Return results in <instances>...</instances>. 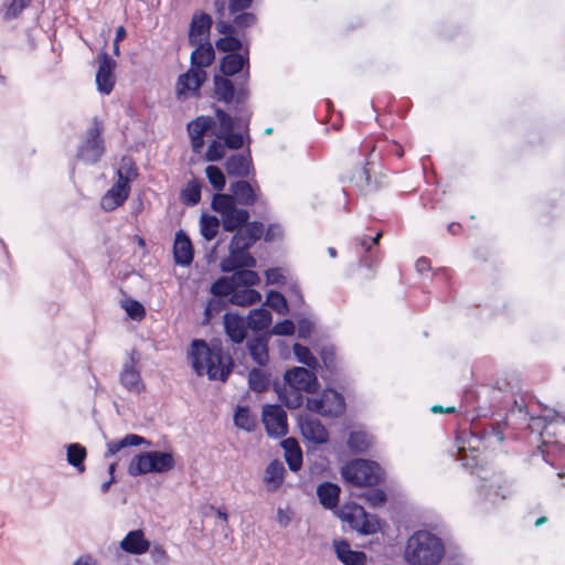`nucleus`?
<instances>
[{
    "instance_id": "f257e3e1",
    "label": "nucleus",
    "mask_w": 565,
    "mask_h": 565,
    "mask_svg": "<svg viewBox=\"0 0 565 565\" xmlns=\"http://www.w3.org/2000/svg\"><path fill=\"white\" fill-rule=\"evenodd\" d=\"M190 360L198 375L206 374L210 380L226 381L232 371V359H224L220 342L211 345L204 340H194L191 344Z\"/></svg>"
},
{
    "instance_id": "f03ea898",
    "label": "nucleus",
    "mask_w": 565,
    "mask_h": 565,
    "mask_svg": "<svg viewBox=\"0 0 565 565\" xmlns=\"http://www.w3.org/2000/svg\"><path fill=\"white\" fill-rule=\"evenodd\" d=\"M284 381V385H276L275 390L279 401L291 409L302 405L305 393H315L319 387L317 375L301 366L286 371Z\"/></svg>"
},
{
    "instance_id": "7ed1b4c3",
    "label": "nucleus",
    "mask_w": 565,
    "mask_h": 565,
    "mask_svg": "<svg viewBox=\"0 0 565 565\" xmlns=\"http://www.w3.org/2000/svg\"><path fill=\"white\" fill-rule=\"evenodd\" d=\"M444 555V543L428 531H417L406 542L404 556L409 565H438Z\"/></svg>"
},
{
    "instance_id": "20e7f679",
    "label": "nucleus",
    "mask_w": 565,
    "mask_h": 565,
    "mask_svg": "<svg viewBox=\"0 0 565 565\" xmlns=\"http://www.w3.org/2000/svg\"><path fill=\"white\" fill-rule=\"evenodd\" d=\"M175 466L174 457L166 451H147L136 455L129 466L128 473L132 477L151 472L163 473L172 470Z\"/></svg>"
},
{
    "instance_id": "39448f33",
    "label": "nucleus",
    "mask_w": 565,
    "mask_h": 565,
    "mask_svg": "<svg viewBox=\"0 0 565 565\" xmlns=\"http://www.w3.org/2000/svg\"><path fill=\"white\" fill-rule=\"evenodd\" d=\"M343 479L356 487H372L383 479L382 468L374 461L355 459L341 470Z\"/></svg>"
},
{
    "instance_id": "423d86ee",
    "label": "nucleus",
    "mask_w": 565,
    "mask_h": 565,
    "mask_svg": "<svg viewBox=\"0 0 565 565\" xmlns=\"http://www.w3.org/2000/svg\"><path fill=\"white\" fill-rule=\"evenodd\" d=\"M211 206L217 214H220L222 226L226 232H234L247 223L249 218L248 211L237 207L233 196L230 194H214Z\"/></svg>"
},
{
    "instance_id": "0eeeda50",
    "label": "nucleus",
    "mask_w": 565,
    "mask_h": 565,
    "mask_svg": "<svg viewBox=\"0 0 565 565\" xmlns=\"http://www.w3.org/2000/svg\"><path fill=\"white\" fill-rule=\"evenodd\" d=\"M136 175V170L132 163L122 161L120 169L118 170L117 182L104 194L100 200V207L110 212L122 205L128 199L130 193L129 182L132 177Z\"/></svg>"
},
{
    "instance_id": "6e6552de",
    "label": "nucleus",
    "mask_w": 565,
    "mask_h": 565,
    "mask_svg": "<svg viewBox=\"0 0 565 565\" xmlns=\"http://www.w3.org/2000/svg\"><path fill=\"white\" fill-rule=\"evenodd\" d=\"M103 121L95 117L93 126L87 131L86 138L78 147L77 158L86 163H96L105 151L103 132Z\"/></svg>"
},
{
    "instance_id": "1a4fd4ad",
    "label": "nucleus",
    "mask_w": 565,
    "mask_h": 565,
    "mask_svg": "<svg viewBox=\"0 0 565 565\" xmlns=\"http://www.w3.org/2000/svg\"><path fill=\"white\" fill-rule=\"evenodd\" d=\"M339 515L343 521L348 522L353 530L362 534H373L380 529L377 518L366 513L364 508L358 504L343 505Z\"/></svg>"
},
{
    "instance_id": "9d476101",
    "label": "nucleus",
    "mask_w": 565,
    "mask_h": 565,
    "mask_svg": "<svg viewBox=\"0 0 565 565\" xmlns=\"http://www.w3.org/2000/svg\"><path fill=\"white\" fill-rule=\"evenodd\" d=\"M307 408L322 416L338 417L345 411L344 397L334 390H324L319 397L307 398Z\"/></svg>"
},
{
    "instance_id": "9b49d317",
    "label": "nucleus",
    "mask_w": 565,
    "mask_h": 565,
    "mask_svg": "<svg viewBox=\"0 0 565 565\" xmlns=\"http://www.w3.org/2000/svg\"><path fill=\"white\" fill-rule=\"evenodd\" d=\"M206 79V72L198 67H190L181 74L175 83V95L178 99H188L199 95V90Z\"/></svg>"
},
{
    "instance_id": "f8f14e48",
    "label": "nucleus",
    "mask_w": 565,
    "mask_h": 565,
    "mask_svg": "<svg viewBox=\"0 0 565 565\" xmlns=\"http://www.w3.org/2000/svg\"><path fill=\"white\" fill-rule=\"evenodd\" d=\"M263 423L270 437H282L288 431L287 414L279 405H265L263 407Z\"/></svg>"
},
{
    "instance_id": "ddd939ff",
    "label": "nucleus",
    "mask_w": 565,
    "mask_h": 565,
    "mask_svg": "<svg viewBox=\"0 0 565 565\" xmlns=\"http://www.w3.org/2000/svg\"><path fill=\"white\" fill-rule=\"evenodd\" d=\"M117 63L107 52L103 51L98 56V70L96 73V85L99 93L109 95L115 86L114 71Z\"/></svg>"
},
{
    "instance_id": "4468645a",
    "label": "nucleus",
    "mask_w": 565,
    "mask_h": 565,
    "mask_svg": "<svg viewBox=\"0 0 565 565\" xmlns=\"http://www.w3.org/2000/svg\"><path fill=\"white\" fill-rule=\"evenodd\" d=\"M214 94L216 98L226 104L235 102L243 103L247 98V89L244 86L234 87L231 79L222 76L214 77Z\"/></svg>"
},
{
    "instance_id": "2eb2a0df",
    "label": "nucleus",
    "mask_w": 565,
    "mask_h": 565,
    "mask_svg": "<svg viewBox=\"0 0 565 565\" xmlns=\"http://www.w3.org/2000/svg\"><path fill=\"white\" fill-rule=\"evenodd\" d=\"M215 126V120L210 116H200L188 124L191 147L195 153H201L204 147V136Z\"/></svg>"
},
{
    "instance_id": "dca6fc26",
    "label": "nucleus",
    "mask_w": 565,
    "mask_h": 565,
    "mask_svg": "<svg viewBox=\"0 0 565 565\" xmlns=\"http://www.w3.org/2000/svg\"><path fill=\"white\" fill-rule=\"evenodd\" d=\"M235 231L236 233L231 241L232 247L248 250V248L264 234V225L260 222H252Z\"/></svg>"
},
{
    "instance_id": "f3484780",
    "label": "nucleus",
    "mask_w": 565,
    "mask_h": 565,
    "mask_svg": "<svg viewBox=\"0 0 565 565\" xmlns=\"http://www.w3.org/2000/svg\"><path fill=\"white\" fill-rule=\"evenodd\" d=\"M230 191L235 204L250 206L262 200L258 185L254 186L245 180L233 182L230 185Z\"/></svg>"
},
{
    "instance_id": "a211bd4d",
    "label": "nucleus",
    "mask_w": 565,
    "mask_h": 565,
    "mask_svg": "<svg viewBox=\"0 0 565 565\" xmlns=\"http://www.w3.org/2000/svg\"><path fill=\"white\" fill-rule=\"evenodd\" d=\"M255 266L256 259L246 249L233 248L232 245H230V255L221 262V269L224 273Z\"/></svg>"
},
{
    "instance_id": "6ab92c4d",
    "label": "nucleus",
    "mask_w": 565,
    "mask_h": 565,
    "mask_svg": "<svg viewBox=\"0 0 565 565\" xmlns=\"http://www.w3.org/2000/svg\"><path fill=\"white\" fill-rule=\"evenodd\" d=\"M224 329L227 337L234 343H242L247 334V320L234 312H227L223 318Z\"/></svg>"
},
{
    "instance_id": "aec40b11",
    "label": "nucleus",
    "mask_w": 565,
    "mask_h": 565,
    "mask_svg": "<svg viewBox=\"0 0 565 565\" xmlns=\"http://www.w3.org/2000/svg\"><path fill=\"white\" fill-rule=\"evenodd\" d=\"M150 542L145 537L142 530H134L127 533V535L120 542V548L126 553L134 555H141L148 552Z\"/></svg>"
},
{
    "instance_id": "412c9836",
    "label": "nucleus",
    "mask_w": 565,
    "mask_h": 565,
    "mask_svg": "<svg viewBox=\"0 0 565 565\" xmlns=\"http://www.w3.org/2000/svg\"><path fill=\"white\" fill-rule=\"evenodd\" d=\"M302 436L313 443L323 444L328 440L329 434L326 427L316 418L306 417L300 422Z\"/></svg>"
},
{
    "instance_id": "4be33fe9",
    "label": "nucleus",
    "mask_w": 565,
    "mask_h": 565,
    "mask_svg": "<svg viewBox=\"0 0 565 565\" xmlns=\"http://www.w3.org/2000/svg\"><path fill=\"white\" fill-rule=\"evenodd\" d=\"M212 18L207 13H195L190 23L189 42L195 45L202 42L210 32Z\"/></svg>"
},
{
    "instance_id": "5701e85b",
    "label": "nucleus",
    "mask_w": 565,
    "mask_h": 565,
    "mask_svg": "<svg viewBox=\"0 0 565 565\" xmlns=\"http://www.w3.org/2000/svg\"><path fill=\"white\" fill-rule=\"evenodd\" d=\"M173 256L174 262L181 266H189L193 260L192 243L182 231L175 234Z\"/></svg>"
},
{
    "instance_id": "b1692460",
    "label": "nucleus",
    "mask_w": 565,
    "mask_h": 565,
    "mask_svg": "<svg viewBox=\"0 0 565 565\" xmlns=\"http://www.w3.org/2000/svg\"><path fill=\"white\" fill-rule=\"evenodd\" d=\"M337 557L344 565H365L366 555L364 552L353 551L345 541H334Z\"/></svg>"
},
{
    "instance_id": "393cba45",
    "label": "nucleus",
    "mask_w": 565,
    "mask_h": 565,
    "mask_svg": "<svg viewBox=\"0 0 565 565\" xmlns=\"http://www.w3.org/2000/svg\"><path fill=\"white\" fill-rule=\"evenodd\" d=\"M140 445L150 446L151 443L139 435L128 434L121 439L108 441L105 457L115 456L127 447L140 446Z\"/></svg>"
},
{
    "instance_id": "a878e982",
    "label": "nucleus",
    "mask_w": 565,
    "mask_h": 565,
    "mask_svg": "<svg viewBox=\"0 0 565 565\" xmlns=\"http://www.w3.org/2000/svg\"><path fill=\"white\" fill-rule=\"evenodd\" d=\"M285 467L279 460H273L265 470L264 482L268 491L274 492L279 489L285 479Z\"/></svg>"
},
{
    "instance_id": "bb28decb",
    "label": "nucleus",
    "mask_w": 565,
    "mask_h": 565,
    "mask_svg": "<svg viewBox=\"0 0 565 565\" xmlns=\"http://www.w3.org/2000/svg\"><path fill=\"white\" fill-rule=\"evenodd\" d=\"M196 49L191 54V67L203 70L210 66L214 58L215 53L211 43H198Z\"/></svg>"
},
{
    "instance_id": "cd10ccee",
    "label": "nucleus",
    "mask_w": 565,
    "mask_h": 565,
    "mask_svg": "<svg viewBox=\"0 0 565 565\" xmlns=\"http://www.w3.org/2000/svg\"><path fill=\"white\" fill-rule=\"evenodd\" d=\"M247 349L255 363L262 366L267 364L269 356L268 340L266 337L259 335L250 339L247 342Z\"/></svg>"
},
{
    "instance_id": "c85d7f7f",
    "label": "nucleus",
    "mask_w": 565,
    "mask_h": 565,
    "mask_svg": "<svg viewBox=\"0 0 565 565\" xmlns=\"http://www.w3.org/2000/svg\"><path fill=\"white\" fill-rule=\"evenodd\" d=\"M225 169L231 177H248L250 172V160L244 154H233L226 160Z\"/></svg>"
},
{
    "instance_id": "c756f323",
    "label": "nucleus",
    "mask_w": 565,
    "mask_h": 565,
    "mask_svg": "<svg viewBox=\"0 0 565 565\" xmlns=\"http://www.w3.org/2000/svg\"><path fill=\"white\" fill-rule=\"evenodd\" d=\"M285 449V459L291 471H298L302 465V451L294 438H287L281 443Z\"/></svg>"
},
{
    "instance_id": "7c9ffc66",
    "label": "nucleus",
    "mask_w": 565,
    "mask_h": 565,
    "mask_svg": "<svg viewBox=\"0 0 565 565\" xmlns=\"http://www.w3.org/2000/svg\"><path fill=\"white\" fill-rule=\"evenodd\" d=\"M120 383L128 391L141 392L143 384L139 371L134 366L132 363H126L120 373Z\"/></svg>"
},
{
    "instance_id": "2f4dec72",
    "label": "nucleus",
    "mask_w": 565,
    "mask_h": 565,
    "mask_svg": "<svg viewBox=\"0 0 565 565\" xmlns=\"http://www.w3.org/2000/svg\"><path fill=\"white\" fill-rule=\"evenodd\" d=\"M273 317L268 309L260 307L249 311L247 316V327L253 331L267 329L271 323Z\"/></svg>"
},
{
    "instance_id": "473e14b6",
    "label": "nucleus",
    "mask_w": 565,
    "mask_h": 565,
    "mask_svg": "<svg viewBox=\"0 0 565 565\" xmlns=\"http://www.w3.org/2000/svg\"><path fill=\"white\" fill-rule=\"evenodd\" d=\"M248 64V56L238 53L225 55L221 62V72L225 76H232L241 72Z\"/></svg>"
},
{
    "instance_id": "72a5a7b5",
    "label": "nucleus",
    "mask_w": 565,
    "mask_h": 565,
    "mask_svg": "<svg viewBox=\"0 0 565 565\" xmlns=\"http://www.w3.org/2000/svg\"><path fill=\"white\" fill-rule=\"evenodd\" d=\"M317 494L324 508L332 509L338 504L340 488L334 483L324 482L318 487Z\"/></svg>"
},
{
    "instance_id": "f704fd0d",
    "label": "nucleus",
    "mask_w": 565,
    "mask_h": 565,
    "mask_svg": "<svg viewBox=\"0 0 565 565\" xmlns=\"http://www.w3.org/2000/svg\"><path fill=\"white\" fill-rule=\"evenodd\" d=\"M260 294L255 289L244 288L236 290L235 288L230 298V302L236 306L247 307L260 301Z\"/></svg>"
},
{
    "instance_id": "c9c22d12",
    "label": "nucleus",
    "mask_w": 565,
    "mask_h": 565,
    "mask_svg": "<svg viewBox=\"0 0 565 565\" xmlns=\"http://www.w3.org/2000/svg\"><path fill=\"white\" fill-rule=\"evenodd\" d=\"M67 462L79 473L85 471L84 460L86 459V448L79 444H70L66 448Z\"/></svg>"
},
{
    "instance_id": "e433bc0d",
    "label": "nucleus",
    "mask_w": 565,
    "mask_h": 565,
    "mask_svg": "<svg viewBox=\"0 0 565 565\" xmlns=\"http://www.w3.org/2000/svg\"><path fill=\"white\" fill-rule=\"evenodd\" d=\"M233 281L237 287H252L259 282V276L256 271L250 270L249 268H241L234 270L232 275Z\"/></svg>"
},
{
    "instance_id": "4c0bfd02",
    "label": "nucleus",
    "mask_w": 565,
    "mask_h": 565,
    "mask_svg": "<svg viewBox=\"0 0 565 565\" xmlns=\"http://www.w3.org/2000/svg\"><path fill=\"white\" fill-rule=\"evenodd\" d=\"M372 445V437L365 431H352L348 439V446L355 452H364Z\"/></svg>"
},
{
    "instance_id": "58836bf2",
    "label": "nucleus",
    "mask_w": 565,
    "mask_h": 565,
    "mask_svg": "<svg viewBox=\"0 0 565 565\" xmlns=\"http://www.w3.org/2000/svg\"><path fill=\"white\" fill-rule=\"evenodd\" d=\"M220 228V220L214 215H202L200 218V232L206 241L216 237Z\"/></svg>"
},
{
    "instance_id": "ea45409f",
    "label": "nucleus",
    "mask_w": 565,
    "mask_h": 565,
    "mask_svg": "<svg viewBox=\"0 0 565 565\" xmlns=\"http://www.w3.org/2000/svg\"><path fill=\"white\" fill-rule=\"evenodd\" d=\"M181 200L188 205H195L201 200V184L196 180L188 182L181 192Z\"/></svg>"
},
{
    "instance_id": "a19ab883",
    "label": "nucleus",
    "mask_w": 565,
    "mask_h": 565,
    "mask_svg": "<svg viewBox=\"0 0 565 565\" xmlns=\"http://www.w3.org/2000/svg\"><path fill=\"white\" fill-rule=\"evenodd\" d=\"M234 423L238 428L246 431H252L256 425L255 417L250 415L247 407L243 406L237 407L234 414Z\"/></svg>"
},
{
    "instance_id": "79ce46f5",
    "label": "nucleus",
    "mask_w": 565,
    "mask_h": 565,
    "mask_svg": "<svg viewBox=\"0 0 565 565\" xmlns=\"http://www.w3.org/2000/svg\"><path fill=\"white\" fill-rule=\"evenodd\" d=\"M248 384L250 390L260 393L268 387L269 379L264 371L259 369H253L248 373Z\"/></svg>"
},
{
    "instance_id": "37998d69",
    "label": "nucleus",
    "mask_w": 565,
    "mask_h": 565,
    "mask_svg": "<svg viewBox=\"0 0 565 565\" xmlns=\"http://www.w3.org/2000/svg\"><path fill=\"white\" fill-rule=\"evenodd\" d=\"M235 288H236V286L233 281L232 276L230 278L222 277L212 284L211 292L215 297H221V296H230L231 297Z\"/></svg>"
},
{
    "instance_id": "c03bdc74",
    "label": "nucleus",
    "mask_w": 565,
    "mask_h": 565,
    "mask_svg": "<svg viewBox=\"0 0 565 565\" xmlns=\"http://www.w3.org/2000/svg\"><path fill=\"white\" fill-rule=\"evenodd\" d=\"M209 182L216 191H222L225 188L226 180L222 170L216 166H207L205 169Z\"/></svg>"
},
{
    "instance_id": "a18cd8bd",
    "label": "nucleus",
    "mask_w": 565,
    "mask_h": 565,
    "mask_svg": "<svg viewBox=\"0 0 565 565\" xmlns=\"http://www.w3.org/2000/svg\"><path fill=\"white\" fill-rule=\"evenodd\" d=\"M215 116L220 122V128L212 134L215 135L216 138L234 129L235 119L227 115L223 109L216 108Z\"/></svg>"
},
{
    "instance_id": "49530a36",
    "label": "nucleus",
    "mask_w": 565,
    "mask_h": 565,
    "mask_svg": "<svg viewBox=\"0 0 565 565\" xmlns=\"http://www.w3.org/2000/svg\"><path fill=\"white\" fill-rule=\"evenodd\" d=\"M294 353L300 363L309 366L310 369H316L318 366L317 358L312 355L307 347L295 343Z\"/></svg>"
},
{
    "instance_id": "de8ad7c7",
    "label": "nucleus",
    "mask_w": 565,
    "mask_h": 565,
    "mask_svg": "<svg viewBox=\"0 0 565 565\" xmlns=\"http://www.w3.org/2000/svg\"><path fill=\"white\" fill-rule=\"evenodd\" d=\"M266 305L279 315H285L288 311L286 298L278 291L270 290L268 292Z\"/></svg>"
},
{
    "instance_id": "09e8293b",
    "label": "nucleus",
    "mask_w": 565,
    "mask_h": 565,
    "mask_svg": "<svg viewBox=\"0 0 565 565\" xmlns=\"http://www.w3.org/2000/svg\"><path fill=\"white\" fill-rule=\"evenodd\" d=\"M216 47L218 51L235 53L239 51L242 47V42L239 39L231 35L223 36L216 41Z\"/></svg>"
},
{
    "instance_id": "8fccbe9b",
    "label": "nucleus",
    "mask_w": 565,
    "mask_h": 565,
    "mask_svg": "<svg viewBox=\"0 0 565 565\" xmlns=\"http://www.w3.org/2000/svg\"><path fill=\"white\" fill-rule=\"evenodd\" d=\"M222 139L213 140L206 152H205V160L210 162L220 161L225 156V143L223 145L221 142Z\"/></svg>"
},
{
    "instance_id": "3c124183",
    "label": "nucleus",
    "mask_w": 565,
    "mask_h": 565,
    "mask_svg": "<svg viewBox=\"0 0 565 565\" xmlns=\"http://www.w3.org/2000/svg\"><path fill=\"white\" fill-rule=\"evenodd\" d=\"M225 307V302L218 298H212L209 300L204 310L203 323H210V321L218 315Z\"/></svg>"
},
{
    "instance_id": "603ef678",
    "label": "nucleus",
    "mask_w": 565,
    "mask_h": 565,
    "mask_svg": "<svg viewBox=\"0 0 565 565\" xmlns=\"http://www.w3.org/2000/svg\"><path fill=\"white\" fill-rule=\"evenodd\" d=\"M217 139H223L224 143L230 149H241L244 145V137L239 132H234L233 130L225 132L223 136L217 137Z\"/></svg>"
},
{
    "instance_id": "864d4df0",
    "label": "nucleus",
    "mask_w": 565,
    "mask_h": 565,
    "mask_svg": "<svg viewBox=\"0 0 565 565\" xmlns=\"http://www.w3.org/2000/svg\"><path fill=\"white\" fill-rule=\"evenodd\" d=\"M125 310L131 319L137 321L142 320L143 317L146 316V310L143 306L137 300L127 301L125 305Z\"/></svg>"
},
{
    "instance_id": "5fc2aeb1",
    "label": "nucleus",
    "mask_w": 565,
    "mask_h": 565,
    "mask_svg": "<svg viewBox=\"0 0 565 565\" xmlns=\"http://www.w3.org/2000/svg\"><path fill=\"white\" fill-rule=\"evenodd\" d=\"M294 332L295 324L291 320L288 319L277 322L271 329V333L276 335H291Z\"/></svg>"
},
{
    "instance_id": "6e6d98bb",
    "label": "nucleus",
    "mask_w": 565,
    "mask_h": 565,
    "mask_svg": "<svg viewBox=\"0 0 565 565\" xmlns=\"http://www.w3.org/2000/svg\"><path fill=\"white\" fill-rule=\"evenodd\" d=\"M321 359L327 370L330 372L337 370V358L333 348H324L321 351Z\"/></svg>"
},
{
    "instance_id": "4d7b16f0",
    "label": "nucleus",
    "mask_w": 565,
    "mask_h": 565,
    "mask_svg": "<svg viewBox=\"0 0 565 565\" xmlns=\"http://www.w3.org/2000/svg\"><path fill=\"white\" fill-rule=\"evenodd\" d=\"M255 22H256V17L252 12H243V13L236 15L233 20V24L239 29L248 28V26L255 24Z\"/></svg>"
},
{
    "instance_id": "13d9d810",
    "label": "nucleus",
    "mask_w": 565,
    "mask_h": 565,
    "mask_svg": "<svg viewBox=\"0 0 565 565\" xmlns=\"http://www.w3.org/2000/svg\"><path fill=\"white\" fill-rule=\"evenodd\" d=\"M28 3L29 0H10V3L7 6L6 15L8 18L18 17Z\"/></svg>"
},
{
    "instance_id": "bf43d9fd",
    "label": "nucleus",
    "mask_w": 565,
    "mask_h": 565,
    "mask_svg": "<svg viewBox=\"0 0 565 565\" xmlns=\"http://www.w3.org/2000/svg\"><path fill=\"white\" fill-rule=\"evenodd\" d=\"M353 181H355L356 185L361 188L362 190H370L371 189V182H370V172L367 168H362L358 175H354L352 178Z\"/></svg>"
},
{
    "instance_id": "052dcab7",
    "label": "nucleus",
    "mask_w": 565,
    "mask_h": 565,
    "mask_svg": "<svg viewBox=\"0 0 565 565\" xmlns=\"http://www.w3.org/2000/svg\"><path fill=\"white\" fill-rule=\"evenodd\" d=\"M265 276H266L267 284H269V285L282 284L285 280L282 270H281V268H278V267L267 269L265 271Z\"/></svg>"
},
{
    "instance_id": "680f3d73",
    "label": "nucleus",
    "mask_w": 565,
    "mask_h": 565,
    "mask_svg": "<svg viewBox=\"0 0 565 565\" xmlns=\"http://www.w3.org/2000/svg\"><path fill=\"white\" fill-rule=\"evenodd\" d=\"M365 498L372 507H377L385 502L386 494L384 493V491L376 489L366 493Z\"/></svg>"
},
{
    "instance_id": "e2e57ef3",
    "label": "nucleus",
    "mask_w": 565,
    "mask_h": 565,
    "mask_svg": "<svg viewBox=\"0 0 565 565\" xmlns=\"http://www.w3.org/2000/svg\"><path fill=\"white\" fill-rule=\"evenodd\" d=\"M253 0H228V10L231 14H236L252 6Z\"/></svg>"
},
{
    "instance_id": "0e129e2a",
    "label": "nucleus",
    "mask_w": 565,
    "mask_h": 565,
    "mask_svg": "<svg viewBox=\"0 0 565 565\" xmlns=\"http://www.w3.org/2000/svg\"><path fill=\"white\" fill-rule=\"evenodd\" d=\"M382 233H377L374 237L363 236L360 239V244L363 248H365L366 252H370L373 245H376L379 243V239L381 238Z\"/></svg>"
},
{
    "instance_id": "69168bd1",
    "label": "nucleus",
    "mask_w": 565,
    "mask_h": 565,
    "mask_svg": "<svg viewBox=\"0 0 565 565\" xmlns=\"http://www.w3.org/2000/svg\"><path fill=\"white\" fill-rule=\"evenodd\" d=\"M281 234L280 227L278 225H270L265 233V241L271 242L279 237Z\"/></svg>"
},
{
    "instance_id": "338daca9",
    "label": "nucleus",
    "mask_w": 565,
    "mask_h": 565,
    "mask_svg": "<svg viewBox=\"0 0 565 565\" xmlns=\"http://www.w3.org/2000/svg\"><path fill=\"white\" fill-rule=\"evenodd\" d=\"M312 324L310 321L303 319L299 321L298 333L299 337L306 338L311 332Z\"/></svg>"
},
{
    "instance_id": "774afa93",
    "label": "nucleus",
    "mask_w": 565,
    "mask_h": 565,
    "mask_svg": "<svg viewBox=\"0 0 565 565\" xmlns=\"http://www.w3.org/2000/svg\"><path fill=\"white\" fill-rule=\"evenodd\" d=\"M74 565H98V561L92 555H82L74 562Z\"/></svg>"
}]
</instances>
